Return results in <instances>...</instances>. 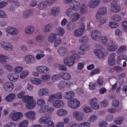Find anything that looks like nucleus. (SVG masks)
Returning a JSON list of instances; mask_svg holds the SVG:
<instances>
[{
    "instance_id": "obj_1",
    "label": "nucleus",
    "mask_w": 127,
    "mask_h": 127,
    "mask_svg": "<svg viewBox=\"0 0 127 127\" xmlns=\"http://www.w3.org/2000/svg\"><path fill=\"white\" fill-rule=\"evenodd\" d=\"M80 57L79 55H71L67 56L64 58V63L66 65L68 66H71L73 65L75 62V60H78Z\"/></svg>"
},
{
    "instance_id": "obj_2",
    "label": "nucleus",
    "mask_w": 127,
    "mask_h": 127,
    "mask_svg": "<svg viewBox=\"0 0 127 127\" xmlns=\"http://www.w3.org/2000/svg\"><path fill=\"white\" fill-rule=\"evenodd\" d=\"M51 119L49 116H44L39 119V122L41 124H44V127H54V123L51 120Z\"/></svg>"
},
{
    "instance_id": "obj_3",
    "label": "nucleus",
    "mask_w": 127,
    "mask_h": 127,
    "mask_svg": "<svg viewBox=\"0 0 127 127\" xmlns=\"http://www.w3.org/2000/svg\"><path fill=\"white\" fill-rule=\"evenodd\" d=\"M23 100L27 104L26 107L28 109H31L35 106L36 103L33 102V98L31 96H25L23 98Z\"/></svg>"
},
{
    "instance_id": "obj_4",
    "label": "nucleus",
    "mask_w": 127,
    "mask_h": 127,
    "mask_svg": "<svg viewBox=\"0 0 127 127\" xmlns=\"http://www.w3.org/2000/svg\"><path fill=\"white\" fill-rule=\"evenodd\" d=\"M78 100L75 99H72L70 101L68 102V106L70 107L75 109L77 108L80 105V103L78 102Z\"/></svg>"
},
{
    "instance_id": "obj_5",
    "label": "nucleus",
    "mask_w": 127,
    "mask_h": 127,
    "mask_svg": "<svg viewBox=\"0 0 127 127\" xmlns=\"http://www.w3.org/2000/svg\"><path fill=\"white\" fill-rule=\"evenodd\" d=\"M101 35V32L97 30L93 31L91 34L92 39H95L96 41L100 40Z\"/></svg>"
},
{
    "instance_id": "obj_6",
    "label": "nucleus",
    "mask_w": 127,
    "mask_h": 127,
    "mask_svg": "<svg viewBox=\"0 0 127 127\" xmlns=\"http://www.w3.org/2000/svg\"><path fill=\"white\" fill-rule=\"evenodd\" d=\"M14 87L13 83L11 82H8L4 84L3 88L5 91L10 92L12 90Z\"/></svg>"
},
{
    "instance_id": "obj_7",
    "label": "nucleus",
    "mask_w": 127,
    "mask_h": 127,
    "mask_svg": "<svg viewBox=\"0 0 127 127\" xmlns=\"http://www.w3.org/2000/svg\"><path fill=\"white\" fill-rule=\"evenodd\" d=\"M89 102L92 108L95 109L99 108V106L97 103V100L95 98L91 99Z\"/></svg>"
},
{
    "instance_id": "obj_8",
    "label": "nucleus",
    "mask_w": 127,
    "mask_h": 127,
    "mask_svg": "<svg viewBox=\"0 0 127 127\" xmlns=\"http://www.w3.org/2000/svg\"><path fill=\"white\" fill-rule=\"evenodd\" d=\"M73 117L78 121L82 120L84 118V115L83 114L77 111L73 112Z\"/></svg>"
},
{
    "instance_id": "obj_9",
    "label": "nucleus",
    "mask_w": 127,
    "mask_h": 127,
    "mask_svg": "<svg viewBox=\"0 0 127 127\" xmlns=\"http://www.w3.org/2000/svg\"><path fill=\"white\" fill-rule=\"evenodd\" d=\"M101 0H91L89 2L88 5L91 8H95L98 6Z\"/></svg>"
},
{
    "instance_id": "obj_10",
    "label": "nucleus",
    "mask_w": 127,
    "mask_h": 127,
    "mask_svg": "<svg viewBox=\"0 0 127 127\" xmlns=\"http://www.w3.org/2000/svg\"><path fill=\"white\" fill-rule=\"evenodd\" d=\"M23 114L21 112H18L14 113L11 117L12 120L14 121H16L20 120L23 117Z\"/></svg>"
},
{
    "instance_id": "obj_11",
    "label": "nucleus",
    "mask_w": 127,
    "mask_h": 127,
    "mask_svg": "<svg viewBox=\"0 0 127 127\" xmlns=\"http://www.w3.org/2000/svg\"><path fill=\"white\" fill-rule=\"evenodd\" d=\"M1 45L3 48L8 51L11 50L13 48L12 44L9 43L2 41L1 43Z\"/></svg>"
},
{
    "instance_id": "obj_12",
    "label": "nucleus",
    "mask_w": 127,
    "mask_h": 127,
    "mask_svg": "<svg viewBox=\"0 0 127 127\" xmlns=\"http://www.w3.org/2000/svg\"><path fill=\"white\" fill-rule=\"evenodd\" d=\"M25 61L27 63L31 64L35 62L34 58L30 55H28L25 56L24 57Z\"/></svg>"
},
{
    "instance_id": "obj_13",
    "label": "nucleus",
    "mask_w": 127,
    "mask_h": 127,
    "mask_svg": "<svg viewBox=\"0 0 127 127\" xmlns=\"http://www.w3.org/2000/svg\"><path fill=\"white\" fill-rule=\"evenodd\" d=\"M127 60V58L126 56L124 55H121L117 58V62L119 63L120 62L123 63V67H124L126 65V61Z\"/></svg>"
},
{
    "instance_id": "obj_14",
    "label": "nucleus",
    "mask_w": 127,
    "mask_h": 127,
    "mask_svg": "<svg viewBox=\"0 0 127 127\" xmlns=\"http://www.w3.org/2000/svg\"><path fill=\"white\" fill-rule=\"evenodd\" d=\"M59 76L63 79L68 80L70 79L71 76L68 73L65 72H61L59 73Z\"/></svg>"
},
{
    "instance_id": "obj_15",
    "label": "nucleus",
    "mask_w": 127,
    "mask_h": 127,
    "mask_svg": "<svg viewBox=\"0 0 127 127\" xmlns=\"http://www.w3.org/2000/svg\"><path fill=\"white\" fill-rule=\"evenodd\" d=\"M35 113L34 112L29 111L25 114L26 117L29 120H32L35 119Z\"/></svg>"
},
{
    "instance_id": "obj_16",
    "label": "nucleus",
    "mask_w": 127,
    "mask_h": 127,
    "mask_svg": "<svg viewBox=\"0 0 127 127\" xmlns=\"http://www.w3.org/2000/svg\"><path fill=\"white\" fill-rule=\"evenodd\" d=\"M84 26H83L82 28L75 30L74 32V35L76 37H79L82 35L84 31Z\"/></svg>"
},
{
    "instance_id": "obj_17",
    "label": "nucleus",
    "mask_w": 127,
    "mask_h": 127,
    "mask_svg": "<svg viewBox=\"0 0 127 127\" xmlns=\"http://www.w3.org/2000/svg\"><path fill=\"white\" fill-rule=\"evenodd\" d=\"M18 75L14 73H10L8 74L7 77L9 79L10 81H16L18 79Z\"/></svg>"
},
{
    "instance_id": "obj_18",
    "label": "nucleus",
    "mask_w": 127,
    "mask_h": 127,
    "mask_svg": "<svg viewBox=\"0 0 127 127\" xmlns=\"http://www.w3.org/2000/svg\"><path fill=\"white\" fill-rule=\"evenodd\" d=\"M68 51V49L66 47H60L58 50L59 54L61 56H63Z\"/></svg>"
},
{
    "instance_id": "obj_19",
    "label": "nucleus",
    "mask_w": 127,
    "mask_h": 127,
    "mask_svg": "<svg viewBox=\"0 0 127 127\" xmlns=\"http://www.w3.org/2000/svg\"><path fill=\"white\" fill-rule=\"evenodd\" d=\"M52 104L54 107L57 108H59L64 105L63 102L61 100H58L53 101Z\"/></svg>"
},
{
    "instance_id": "obj_20",
    "label": "nucleus",
    "mask_w": 127,
    "mask_h": 127,
    "mask_svg": "<svg viewBox=\"0 0 127 127\" xmlns=\"http://www.w3.org/2000/svg\"><path fill=\"white\" fill-rule=\"evenodd\" d=\"M60 9L57 6L53 7L51 10L52 14L54 16H57L60 13Z\"/></svg>"
},
{
    "instance_id": "obj_21",
    "label": "nucleus",
    "mask_w": 127,
    "mask_h": 127,
    "mask_svg": "<svg viewBox=\"0 0 127 127\" xmlns=\"http://www.w3.org/2000/svg\"><path fill=\"white\" fill-rule=\"evenodd\" d=\"M94 52L95 55L99 58L102 59L104 57V54L100 50H95Z\"/></svg>"
},
{
    "instance_id": "obj_22",
    "label": "nucleus",
    "mask_w": 127,
    "mask_h": 127,
    "mask_svg": "<svg viewBox=\"0 0 127 127\" xmlns=\"http://www.w3.org/2000/svg\"><path fill=\"white\" fill-rule=\"evenodd\" d=\"M37 71L43 73H46L49 70L48 68L45 66H39L36 67Z\"/></svg>"
},
{
    "instance_id": "obj_23",
    "label": "nucleus",
    "mask_w": 127,
    "mask_h": 127,
    "mask_svg": "<svg viewBox=\"0 0 127 127\" xmlns=\"http://www.w3.org/2000/svg\"><path fill=\"white\" fill-rule=\"evenodd\" d=\"M49 92L48 90L45 88H43L40 89L38 92V95L40 96H44Z\"/></svg>"
},
{
    "instance_id": "obj_24",
    "label": "nucleus",
    "mask_w": 127,
    "mask_h": 127,
    "mask_svg": "<svg viewBox=\"0 0 127 127\" xmlns=\"http://www.w3.org/2000/svg\"><path fill=\"white\" fill-rule=\"evenodd\" d=\"M74 96V93L72 91H70L66 92L64 97L65 99H68L73 97Z\"/></svg>"
},
{
    "instance_id": "obj_25",
    "label": "nucleus",
    "mask_w": 127,
    "mask_h": 127,
    "mask_svg": "<svg viewBox=\"0 0 127 127\" xmlns=\"http://www.w3.org/2000/svg\"><path fill=\"white\" fill-rule=\"evenodd\" d=\"M48 3V1H42L39 3L37 5V8L39 10H42L45 8Z\"/></svg>"
},
{
    "instance_id": "obj_26",
    "label": "nucleus",
    "mask_w": 127,
    "mask_h": 127,
    "mask_svg": "<svg viewBox=\"0 0 127 127\" xmlns=\"http://www.w3.org/2000/svg\"><path fill=\"white\" fill-rule=\"evenodd\" d=\"M75 23L71 21L67 25V29L69 31L72 30L75 28Z\"/></svg>"
},
{
    "instance_id": "obj_27",
    "label": "nucleus",
    "mask_w": 127,
    "mask_h": 127,
    "mask_svg": "<svg viewBox=\"0 0 127 127\" xmlns=\"http://www.w3.org/2000/svg\"><path fill=\"white\" fill-rule=\"evenodd\" d=\"M72 3L73 6L72 7V9L74 11H77L79 10L80 4L79 2L74 0L72 1Z\"/></svg>"
},
{
    "instance_id": "obj_28",
    "label": "nucleus",
    "mask_w": 127,
    "mask_h": 127,
    "mask_svg": "<svg viewBox=\"0 0 127 127\" xmlns=\"http://www.w3.org/2000/svg\"><path fill=\"white\" fill-rule=\"evenodd\" d=\"M67 111L64 109H60L58 110L57 112V114L59 116H62L67 114Z\"/></svg>"
},
{
    "instance_id": "obj_29",
    "label": "nucleus",
    "mask_w": 127,
    "mask_h": 127,
    "mask_svg": "<svg viewBox=\"0 0 127 127\" xmlns=\"http://www.w3.org/2000/svg\"><path fill=\"white\" fill-rule=\"evenodd\" d=\"M34 28L32 26H28L26 27L25 29V32L28 34L32 33L34 31Z\"/></svg>"
},
{
    "instance_id": "obj_30",
    "label": "nucleus",
    "mask_w": 127,
    "mask_h": 127,
    "mask_svg": "<svg viewBox=\"0 0 127 127\" xmlns=\"http://www.w3.org/2000/svg\"><path fill=\"white\" fill-rule=\"evenodd\" d=\"M53 26L52 24L50 23L46 25L45 26L43 32H47L51 31L52 28Z\"/></svg>"
},
{
    "instance_id": "obj_31",
    "label": "nucleus",
    "mask_w": 127,
    "mask_h": 127,
    "mask_svg": "<svg viewBox=\"0 0 127 127\" xmlns=\"http://www.w3.org/2000/svg\"><path fill=\"white\" fill-rule=\"evenodd\" d=\"M80 15L78 13H75L72 14L71 20L73 22L76 21L80 18Z\"/></svg>"
},
{
    "instance_id": "obj_32",
    "label": "nucleus",
    "mask_w": 127,
    "mask_h": 127,
    "mask_svg": "<svg viewBox=\"0 0 127 127\" xmlns=\"http://www.w3.org/2000/svg\"><path fill=\"white\" fill-rule=\"evenodd\" d=\"M88 41V39L86 36H83L80 37L78 41L81 43L87 42Z\"/></svg>"
},
{
    "instance_id": "obj_33",
    "label": "nucleus",
    "mask_w": 127,
    "mask_h": 127,
    "mask_svg": "<svg viewBox=\"0 0 127 127\" xmlns=\"http://www.w3.org/2000/svg\"><path fill=\"white\" fill-rule=\"evenodd\" d=\"M32 10L29 9L23 12V17L24 18H27L32 13Z\"/></svg>"
},
{
    "instance_id": "obj_34",
    "label": "nucleus",
    "mask_w": 127,
    "mask_h": 127,
    "mask_svg": "<svg viewBox=\"0 0 127 127\" xmlns=\"http://www.w3.org/2000/svg\"><path fill=\"white\" fill-rule=\"evenodd\" d=\"M15 96L14 94L11 93L6 97V99L8 101H11L14 99Z\"/></svg>"
},
{
    "instance_id": "obj_35",
    "label": "nucleus",
    "mask_w": 127,
    "mask_h": 127,
    "mask_svg": "<svg viewBox=\"0 0 127 127\" xmlns=\"http://www.w3.org/2000/svg\"><path fill=\"white\" fill-rule=\"evenodd\" d=\"M56 38V34L54 33H51L48 37V41L49 42H52L54 41V40Z\"/></svg>"
},
{
    "instance_id": "obj_36",
    "label": "nucleus",
    "mask_w": 127,
    "mask_h": 127,
    "mask_svg": "<svg viewBox=\"0 0 127 127\" xmlns=\"http://www.w3.org/2000/svg\"><path fill=\"white\" fill-rule=\"evenodd\" d=\"M118 48V47L116 45H112L108 46L107 49L109 51H113L116 50Z\"/></svg>"
},
{
    "instance_id": "obj_37",
    "label": "nucleus",
    "mask_w": 127,
    "mask_h": 127,
    "mask_svg": "<svg viewBox=\"0 0 127 127\" xmlns=\"http://www.w3.org/2000/svg\"><path fill=\"white\" fill-rule=\"evenodd\" d=\"M80 11L81 13L82 14L85 13L87 11L86 5L84 4H83L81 7Z\"/></svg>"
},
{
    "instance_id": "obj_38",
    "label": "nucleus",
    "mask_w": 127,
    "mask_h": 127,
    "mask_svg": "<svg viewBox=\"0 0 127 127\" xmlns=\"http://www.w3.org/2000/svg\"><path fill=\"white\" fill-rule=\"evenodd\" d=\"M89 47L88 45L85 44L80 46V49L82 51H87L89 49Z\"/></svg>"
},
{
    "instance_id": "obj_39",
    "label": "nucleus",
    "mask_w": 127,
    "mask_h": 127,
    "mask_svg": "<svg viewBox=\"0 0 127 127\" xmlns=\"http://www.w3.org/2000/svg\"><path fill=\"white\" fill-rule=\"evenodd\" d=\"M120 7L119 5L111 8L110 9L111 11L114 13H116L119 12L120 10Z\"/></svg>"
},
{
    "instance_id": "obj_40",
    "label": "nucleus",
    "mask_w": 127,
    "mask_h": 127,
    "mask_svg": "<svg viewBox=\"0 0 127 127\" xmlns=\"http://www.w3.org/2000/svg\"><path fill=\"white\" fill-rule=\"evenodd\" d=\"M31 81L32 83L38 85L40 84L41 80L40 79L35 78L32 79Z\"/></svg>"
},
{
    "instance_id": "obj_41",
    "label": "nucleus",
    "mask_w": 127,
    "mask_h": 127,
    "mask_svg": "<svg viewBox=\"0 0 127 127\" xmlns=\"http://www.w3.org/2000/svg\"><path fill=\"white\" fill-rule=\"evenodd\" d=\"M113 69L114 71L117 73H120L122 72L123 70V69L120 66H114Z\"/></svg>"
},
{
    "instance_id": "obj_42",
    "label": "nucleus",
    "mask_w": 127,
    "mask_h": 127,
    "mask_svg": "<svg viewBox=\"0 0 127 127\" xmlns=\"http://www.w3.org/2000/svg\"><path fill=\"white\" fill-rule=\"evenodd\" d=\"M111 19L113 20L118 22L120 21L121 20V16L117 15H113Z\"/></svg>"
},
{
    "instance_id": "obj_43",
    "label": "nucleus",
    "mask_w": 127,
    "mask_h": 127,
    "mask_svg": "<svg viewBox=\"0 0 127 127\" xmlns=\"http://www.w3.org/2000/svg\"><path fill=\"white\" fill-rule=\"evenodd\" d=\"M28 124L27 121L26 120H24L20 123L18 127H27V126Z\"/></svg>"
},
{
    "instance_id": "obj_44",
    "label": "nucleus",
    "mask_w": 127,
    "mask_h": 127,
    "mask_svg": "<svg viewBox=\"0 0 127 127\" xmlns=\"http://www.w3.org/2000/svg\"><path fill=\"white\" fill-rule=\"evenodd\" d=\"M126 50V47L124 46L120 47L117 51V53L120 54L125 52Z\"/></svg>"
},
{
    "instance_id": "obj_45",
    "label": "nucleus",
    "mask_w": 127,
    "mask_h": 127,
    "mask_svg": "<svg viewBox=\"0 0 127 127\" xmlns=\"http://www.w3.org/2000/svg\"><path fill=\"white\" fill-rule=\"evenodd\" d=\"M65 32L64 30L61 28H59L57 29L56 32L57 34L59 35H62Z\"/></svg>"
},
{
    "instance_id": "obj_46",
    "label": "nucleus",
    "mask_w": 127,
    "mask_h": 127,
    "mask_svg": "<svg viewBox=\"0 0 127 127\" xmlns=\"http://www.w3.org/2000/svg\"><path fill=\"white\" fill-rule=\"evenodd\" d=\"M0 63L2 64H5L6 62L5 59L7 58L6 56L2 55H0Z\"/></svg>"
},
{
    "instance_id": "obj_47",
    "label": "nucleus",
    "mask_w": 127,
    "mask_h": 127,
    "mask_svg": "<svg viewBox=\"0 0 127 127\" xmlns=\"http://www.w3.org/2000/svg\"><path fill=\"white\" fill-rule=\"evenodd\" d=\"M28 71L26 70H25L22 71L20 75V77L22 79L26 77L28 74Z\"/></svg>"
},
{
    "instance_id": "obj_48",
    "label": "nucleus",
    "mask_w": 127,
    "mask_h": 127,
    "mask_svg": "<svg viewBox=\"0 0 127 127\" xmlns=\"http://www.w3.org/2000/svg\"><path fill=\"white\" fill-rule=\"evenodd\" d=\"M118 23L113 22H111L109 23V26L112 28H115L119 26Z\"/></svg>"
},
{
    "instance_id": "obj_49",
    "label": "nucleus",
    "mask_w": 127,
    "mask_h": 127,
    "mask_svg": "<svg viewBox=\"0 0 127 127\" xmlns=\"http://www.w3.org/2000/svg\"><path fill=\"white\" fill-rule=\"evenodd\" d=\"M37 104L38 106H41L45 103L44 100L42 99H39L37 100Z\"/></svg>"
},
{
    "instance_id": "obj_50",
    "label": "nucleus",
    "mask_w": 127,
    "mask_h": 127,
    "mask_svg": "<svg viewBox=\"0 0 127 127\" xmlns=\"http://www.w3.org/2000/svg\"><path fill=\"white\" fill-rule=\"evenodd\" d=\"M35 40L38 42H40L43 41L44 39V37L41 35L37 36L35 38Z\"/></svg>"
},
{
    "instance_id": "obj_51",
    "label": "nucleus",
    "mask_w": 127,
    "mask_h": 127,
    "mask_svg": "<svg viewBox=\"0 0 127 127\" xmlns=\"http://www.w3.org/2000/svg\"><path fill=\"white\" fill-rule=\"evenodd\" d=\"M120 104L119 101L116 99H114L112 102V105L115 107H118Z\"/></svg>"
},
{
    "instance_id": "obj_52",
    "label": "nucleus",
    "mask_w": 127,
    "mask_h": 127,
    "mask_svg": "<svg viewBox=\"0 0 127 127\" xmlns=\"http://www.w3.org/2000/svg\"><path fill=\"white\" fill-rule=\"evenodd\" d=\"M99 12L102 15L105 14L107 13L106 8L104 7H103L100 9Z\"/></svg>"
},
{
    "instance_id": "obj_53",
    "label": "nucleus",
    "mask_w": 127,
    "mask_h": 127,
    "mask_svg": "<svg viewBox=\"0 0 127 127\" xmlns=\"http://www.w3.org/2000/svg\"><path fill=\"white\" fill-rule=\"evenodd\" d=\"M22 70V67L21 66H18L16 67L14 70L15 72L16 73H19Z\"/></svg>"
},
{
    "instance_id": "obj_54",
    "label": "nucleus",
    "mask_w": 127,
    "mask_h": 127,
    "mask_svg": "<svg viewBox=\"0 0 127 127\" xmlns=\"http://www.w3.org/2000/svg\"><path fill=\"white\" fill-rule=\"evenodd\" d=\"M19 32L16 29L13 28L10 34L12 35H16Z\"/></svg>"
},
{
    "instance_id": "obj_55",
    "label": "nucleus",
    "mask_w": 127,
    "mask_h": 127,
    "mask_svg": "<svg viewBox=\"0 0 127 127\" xmlns=\"http://www.w3.org/2000/svg\"><path fill=\"white\" fill-rule=\"evenodd\" d=\"M90 126V124L89 123L86 122L81 123L80 125V127H89Z\"/></svg>"
},
{
    "instance_id": "obj_56",
    "label": "nucleus",
    "mask_w": 127,
    "mask_h": 127,
    "mask_svg": "<svg viewBox=\"0 0 127 127\" xmlns=\"http://www.w3.org/2000/svg\"><path fill=\"white\" fill-rule=\"evenodd\" d=\"M50 76L48 75H42L41 79L44 81H47L50 78Z\"/></svg>"
},
{
    "instance_id": "obj_57",
    "label": "nucleus",
    "mask_w": 127,
    "mask_h": 127,
    "mask_svg": "<svg viewBox=\"0 0 127 127\" xmlns=\"http://www.w3.org/2000/svg\"><path fill=\"white\" fill-rule=\"evenodd\" d=\"M123 121V119L119 118L115 121V123L117 124L120 125L122 123Z\"/></svg>"
},
{
    "instance_id": "obj_58",
    "label": "nucleus",
    "mask_w": 127,
    "mask_h": 127,
    "mask_svg": "<svg viewBox=\"0 0 127 127\" xmlns=\"http://www.w3.org/2000/svg\"><path fill=\"white\" fill-rule=\"evenodd\" d=\"M61 39L60 38H58L56 40L54 41V46L56 47L59 45L61 43Z\"/></svg>"
},
{
    "instance_id": "obj_59",
    "label": "nucleus",
    "mask_w": 127,
    "mask_h": 127,
    "mask_svg": "<svg viewBox=\"0 0 127 127\" xmlns=\"http://www.w3.org/2000/svg\"><path fill=\"white\" fill-rule=\"evenodd\" d=\"M4 68L8 71L11 72L13 70L12 67L9 65H6L4 66Z\"/></svg>"
},
{
    "instance_id": "obj_60",
    "label": "nucleus",
    "mask_w": 127,
    "mask_h": 127,
    "mask_svg": "<svg viewBox=\"0 0 127 127\" xmlns=\"http://www.w3.org/2000/svg\"><path fill=\"white\" fill-rule=\"evenodd\" d=\"M58 68L59 70L62 71H66L67 70L66 66L64 65H60Z\"/></svg>"
},
{
    "instance_id": "obj_61",
    "label": "nucleus",
    "mask_w": 127,
    "mask_h": 127,
    "mask_svg": "<svg viewBox=\"0 0 127 127\" xmlns=\"http://www.w3.org/2000/svg\"><path fill=\"white\" fill-rule=\"evenodd\" d=\"M7 4V2L4 1L0 2V9L5 7Z\"/></svg>"
},
{
    "instance_id": "obj_62",
    "label": "nucleus",
    "mask_w": 127,
    "mask_h": 127,
    "mask_svg": "<svg viewBox=\"0 0 127 127\" xmlns=\"http://www.w3.org/2000/svg\"><path fill=\"white\" fill-rule=\"evenodd\" d=\"M99 40L102 41L103 43H105L107 41V37L105 36L101 35V38Z\"/></svg>"
},
{
    "instance_id": "obj_63",
    "label": "nucleus",
    "mask_w": 127,
    "mask_h": 127,
    "mask_svg": "<svg viewBox=\"0 0 127 127\" xmlns=\"http://www.w3.org/2000/svg\"><path fill=\"white\" fill-rule=\"evenodd\" d=\"M97 119L96 116L93 115L91 116L89 119V121L91 122H93L95 121Z\"/></svg>"
},
{
    "instance_id": "obj_64",
    "label": "nucleus",
    "mask_w": 127,
    "mask_h": 127,
    "mask_svg": "<svg viewBox=\"0 0 127 127\" xmlns=\"http://www.w3.org/2000/svg\"><path fill=\"white\" fill-rule=\"evenodd\" d=\"M84 64H85L84 63H78L77 66V69L79 70H81L83 68Z\"/></svg>"
}]
</instances>
